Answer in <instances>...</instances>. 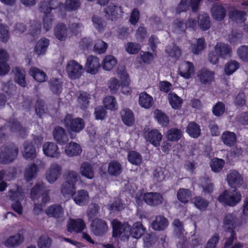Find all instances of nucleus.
<instances>
[{
    "instance_id": "obj_1",
    "label": "nucleus",
    "mask_w": 248,
    "mask_h": 248,
    "mask_svg": "<svg viewBox=\"0 0 248 248\" xmlns=\"http://www.w3.org/2000/svg\"><path fill=\"white\" fill-rule=\"evenodd\" d=\"M63 7V4L58 0H44L39 4V10L44 14L43 18L44 29L46 31H49L53 24L54 17L51 14L52 10L59 8L60 12Z\"/></svg>"
},
{
    "instance_id": "obj_2",
    "label": "nucleus",
    "mask_w": 248,
    "mask_h": 248,
    "mask_svg": "<svg viewBox=\"0 0 248 248\" xmlns=\"http://www.w3.org/2000/svg\"><path fill=\"white\" fill-rule=\"evenodd\" d=\"M18 154V148L14 143H10L0 147V163L6 164L16 159Z\"/></svg>"
},
{
    "instance_id": "obj_3",
    "label": "nucleus",
    "mask_w": 248,
    "mask_h": 248,
    "mask_svg": "<svg viewBox=\"0 0 248 248\" xmlns=\"http://www.w3.org/2000/svg\"><path fill=\"white\" fill-rule=\"evenodd\" d=\"M241 194L237 189L231 191L224 190L218 197V201L222 203L233 207L241 200Z\"/></svg>"
},
{
    "instance_id": "obj_4",
    "label": "nucleus",
    "mask_w": 248,
    "mask_h": 248,
    "mask_svg": "<svg viewBox=\"0 0 248 248\" xmlns=\"http://www.w3.org/2000/svg\"><path fill=\"white\" fill-rule=\"evenodd\" d=\"M64 182L61 187V192L63 194H72L76 190V184L79 176L75 170H68L63 176Z\"/></svg>"
},
{
    "instance_id": "obj_5",
    "label": "nucleus",
    "mask_w": 248,
    "mask_h": 248,
    "mask_svg": "<svg viewBox=\"0 0 248 248\" xmlns=\"http://www.w3.org/2000/svg\"><path fill=\"white\" fill-rule=\"evenodd\" d=\"M64 126L68 131L79 133L85 127V122L82 118H74L71 114H67L63 120Z\"/></svg>"
},
{
    "instance_id": "obj_6",
    "label": "nucleus",
    "mask_w": 248,
    "mask_h": 248,
    "mask_svg": "<svg viewBox=\"0 0 248 248\" xmlns=\"http://www.w3.org/2000/svg\"><path fill=\"white\" fill-rule=\"evenodd\" d=\"M112 226L113 237H122L124 239L128 238L130 235V225L127 222L123 223L117 219H113L112 221Z\"/></svg>"
},
{
    "instance_id": "obj_7",
    "label": "nucleus",
    "mask_w": 248,
    "mask_h": 248,
    "mask_svg": "<svg viewBox=\"0 0 248 248\" xmlns=\"http://www.w3.org/2000/svg\"><path fill=\"white\" fill-rule=\"evenodd\" d=\"M66 70L69 78L72 80H75L81 77L83 67L75 60H71L67 62Z\"/></svg>"
},
{
    "instance_id": "obj_8",
    "label": "nucleus",
    "mask_w": 248,
    "mask_h": 248,
    "mask_svg": "<svg viewBox=\"0 0 248 248\" xmlns=\"http://www.w3.org/2000/svg\"><path fill=\"white\" fill-rule=\"evenodd\" d=\"M143 200L148 205L157 206L163 203L164 198L161 194L156 192H146L143 194Z\"/></svg>"
},
{
    "instance_id": "obj_9",
    "label": "nucleus",
    "mask_w": 248,
    "mask_h": 248,
    "mask_svg": "<svg viewBox=\"0 0 248 248\" xmlns=\"http://www.w3.org/2000/svg\"><path fill=\"white\" fill-rule=\"evenodd\" d=\"M91 229L95 235L102 236L107 232L108 226L104 219L95 218L91 221Z\"/></svg>"
},
{
    "instance_id": "obj_10",
    "label": "nucleus",
    "mask_w": 248,
    "mask_h": 248,
    "mask_svg": "<svg viewBox=\"0 0 248 248\" xmlns=\"http://www.w3.org/2000/svg\"><path fill=\"white\" fill-rule=\"evenodd\" d=\"M104 13L107 19L113 21L121 17L123 11L121 6L110 3L105 8Z\"/></svg>"
},
{
    "instance_id": "obj_11",
    "label": "nucleus",
    "mask_w": 248,
    "mask_h": 248,
    "mask_svg": "<svg viewBox=\"0 0 248 248\" xmlns=\"http://www.w3.org/2000/svg\"><path fill=\"white\" fill-rule=\"evenodd\" d=\"M227 181L229 186L234 189L240 187L243 183L242 175L236 170H231L227 175Z\"/></svg>"
},
{
    "instance_id": "obj_12",
    "label": "nucleus",
    "mask_w": 248,
    "mask_h": 248,
    "mask_svg": "<svg viewBox=\"0 0 248 248\" xmlns=\"http://www.w3.org/2000/svg\"><path fill=\"white\" fill-rule=\"evenodd\" d=\"M100 66L99 59L96 56L90 55L87 57L85 65V69L87 73L95 75L98 72Z\"/></svg>"
},
{
    "instance_id": "obj_13",
    "label": "nucleus",
    "mask_w": 248,
    "mask_h": 248,
    "mask_svg": "<svg viewBox=\"0 0 248 248\" xmlns=\"http://www.w3.org/2000/svg\"><path fill=\"white\" fill-rule=\"evenodd\" d=\"M197 77L202 84L209 85L215 80V72L207 68H203L198 71Z\"/></svg>"
},
{
    "instance_id": "obj_14",
    "label": "nucleus",
    "mask_w": 248,
    "mask_h": 248,
    "mask_svg": "<svg viewBox=\"0 0 248 248\" xmlns=\"http://www.w3.org/2000/svg\"><path fill=\"white\" fill-rule=\"evenodd\" d=\"M44 154L47 157L58 158L61 153L56 143L52 142H46L43 146Z\"/></svg>"
},
{
    "instance_id": "obj_15",
    "label": "nucleus",
    "mask_w": 248,
    "mask_h": 248,
    "mask_svg": "<svg viewBox=\"0 0 248 248\" xmlns=\"http://www.w3.org/2000/svg\"><path fill=\"white\" fill-rule=\"evenodd\" d=\"M85 223L81 218H70L67 225V231L71 232H74L77 233H80L85 229Z\"/></svg>"
},
{
    "instance_id": "obj_16",
    "label": "nucleus",
    "mask_w": 248,
    "mask_h": 248,
    "mask_svg": "<svg viewBox=\"0 0 248 248\" xmlns=\"http://www.w3.org/2000/svg\"><path fill=\"white\" fill-rule=\"evenodd\" d=\"M62 167L57 163L51 165L46 173V179L50 184L54 183L61 175Z\"/></svg>"
},
{
    "instance_id": "obj_17",
    "label": "nucleus",
    "mask_w": 248,
    "mask_h": 248,
    "mask_svg": "<svg viewBox=\"0 0 248 248\" xmlns=\"http://www.w3.org/2000/svg\"><path fill=\"white\" fill-rule=\"evenodd\" d=\"M53 136L56 142L62 145L66 144L68 141V137L65 130L60 126L54 128Z\"/></svg>"
},
{
    "instance_id": "obj_18",
    "label": "nucleus",
    "mask_w": 248,
    "mask_h": 248,
    "mask_svg": "<svg viewBox=\"0 0 248 248\" xmlns=\"http://www.w3.org/2000/svg\"><path fill=\"white\" fill-rule=\"evenodd\" d=\"M63 195H72L75 202L80 206L85 205L89 198L88 192L84 189L78 190L77 192L75 191L72 194H63Z\"/></svg>"
},
{
    "instance_id": "obj_19",
    "label": "nucleus",
    "mask_w": 248,
    "mask_h": 248,
    "mask_svg": "<svg viewBox=\"0 0 248 248\" xmlns=\"http://www.w3.org/2000/svg\"><path fill=\"white\" fill-rule=\"evenodd\" d=\"M45 213L49 217L59 219L62 217L64 210L61 204H53L46 209Z\"/></svg>"
},
{
    "instance_id": "obj_20",
    "label": "nucleus",
    "mask_w": 248,
    "mask_h": 248,
    "mask_svg": "<svg viewBox=\"0 0 248 248\" xmlns=\"http://www.w3.org/2000/svg\"><path fill=\"white\" fill-rule=\"evenodd\" d=\"M22 155L27 160H32L36 157V148L32 141L27 140L24 142Z\"/></svg>"
},
{
    "instance_id": "obj_21",
    "label": "nucleus",
    "mask_w": 248,
    "mask_h": 248,
    "mask_svg": "<svg viewBox=\"0 0 248 248\" xmlns=\"http://www.w3.org/2000/svg\"><path fill=\"white\" fill-rule=\"evenodd\" d=\"M211 12L213 18L217 21L224 20L226 16V10L221 4H215L213 5L211 9Z\"/></svg>"
},
{
    "instance_id": "obj_22",
    "label": "nucleus",
    "mask_w": 248,
    "mask_h": 248,
    "mask_svg": "<svg viewBox=\"0 0 248 248\" xmlns=\"http://www.w3.org/2000/svg\"><path fill=\"white\" fill-rule=\"evenodd\" d=\"M48 189L44 183H36L31 190L30 198L33 201L38 200L41 197V196Z\"/></svg>"
},
{
    "instance_id": "obj_23",
    "label": "nucleus",
    "mask_w": 248,
    "mask_h": 248,
    "mask_svg": "<svg viewBox=\"0 0 248 248\" xmlns=\"http://www.w3.org/2000/svg\"><path fill=\"white\" fill-rule=\"evenodd\" d=\"M146 140L155 147L159 146L162 139V134L156 129H154L148 132Z\"/></svg>"
},
{
    "instance_id": "obj_24",
    "label": "nucleus",
    "mask_w": 248,
    "mask_h": 248,
    "mask_svg": "<svg viewBox=\"0 0 248 248\" xmlns=\"http://www.w3.org/2000/svg\"><path fill=\"white\" fill-rule=\"evenodd\" d=\"M237 218L233 213L227 214L223 218L224 227L226 231H234Z\"/></svg>"
},
{
    "instance_id": "obj_25",
    "label": "nucleus",
    "mask_w": 248,
    "mask_h": 248,
    "mask_svg": "<svg viewBox=\"0 0 248 248\" xmlns=\"http://www.w3.org/2000/svg\"><path fill=\"white\" fill-rule=\"evenodd\" d=\"M194 71V66L193 63L186 61L181 65L179 70V75L186 79H189L191 77Z\"/></svg>"
},
{
    "instance_id": "obj_26",
    "label": "nucleus",
    "mask_w": 248,
    "mask_h": 248,
    "mask_svg": "<svg viewBox=\"0 0 248 248\" xmlns=\"http://www.w3.org/2000/svg\"><path fill=\"white\" fill-rule=\"evenodd\" d=\"M228 16L232 21L244 23L247 20V14L244 11L233 9L229 11Z\"/></svg>"
},
{
    "instance_id": "obj_27",
    "label": "nucleus",
    "mask_w": 248,
    "mask_h": 248,
    "mask_svg": "<svg viewBox=\"0 0 248 248\" xmlns=\"http://www.w3.org/2000/svg\"><path fill=\"white\" fill-rule=\"evenodd\" d=\"M146 228L143 226L140 221L135 222L132 227H130V235L133 238L138 239L144 234Z\"/></svg>"
},
{
    "instance_id": "obj_28",
    "label": "nucleus",
    "mask_w": 248,
    "mask_h": 248,
    "mask_svg": "<svg viewBox=\"0 0 248 248\" xmlns=\"http://www.w3.org/2000/svg\"><path fill=\"white\" fill-rule=\"evenodd\" d=\"M29 72L30 76L38 82H45L47 78L46 73L38 68L31 67L29 69Z\"/></svg>"
},
{
    "instance_id": "obj_29",
    "label": "nucleus",
    "mask_w": 248,
    "mask_h": 248,
    "mask_svg": "<svg viewBox=\"0 0 248 248\" xmlns=\"http://www.w3.org/2000/svg\"><path fill=\"white\" fill-rule=\"evenodd\" d=\"M186 132L191 138L197 139L201 134V127L195 122H190L186 127Z\"/></svg>"
},
{
    "instance_id": "obj_30",
    "label": "nucleus",
    "mask_w": 248,
    "mask_h": 248,
    "mask_svg": "<svg viewBox=\"0 0 248 248\" xmlns=\"http://www.w3.org/2000/svg\"><path fill=\"white\" fill-rule=\"evenodd\" d=\"M121 116L124 124L128 126H132L135 123V118L132 110L129 108H124L121 111Z\"/></svg>"
},
{
    "instance_id": "obj_31",
    "label": "nucleus",
    "mask_w": 248,
    "mask_h": 248,
    "mask_svg": "<svg viewBox=\"0 0 248 248\" xmlns=\"http://www.w3.org/2000/svg\"><path fill=\"white\" fill-rule=\"evenodd\" d=\"M50 90L55 94L59 95L63 90V83L58 78H52L48 81Z\"/></svg>"
},
{
    "instance_id": "obj_32",
    "label": "nucleus",
    "mask_w": 248,
    "mask_h": 248,
    "mask_svg": "<svg viewBox=\"0 0 248 248\" xmlns=\"http://www.w3.org/2000/svg\"><path fill=\"white\" fill-rule=\"evenodd\" d=\"M108 172L109 175L118 176L122 172V166L117 160H113L108 163Z\"/></svg>"
},
{
    "instance_id": "obj_33",
    "label": "nucleus",
    "mask_w": 248,
    "mask_h": 248,
    "mask_svg": "<svg viewBox=\"0 0 248 248\" xmlns=\"http://www.w3.org/2000/svg\"><path fill=\"white\" fill-rule=\"evenodd\" d=\"M54 34L56 38L61 41H64L67 35L66 26L63 23H58L54 29Z\"/></svg>"
},
{
    "instance_id": "obj_34",
    "label": "nucleus",
    "mask_w": 248,
    "mask_h": 248,
    "mask_svg": "<svg viewBox=\"0 0 248 248\" xmlns=\"http://www.w3.org/2000/svg\"><path fill=\"white\" fill-rule=\"evenodd\" d=\"M168 225V220L163 216H158L152 224L153 229L155 231H163Z\"/></svg>"
},
{
    "instance_id": "obj_35",
    "label": "nucleus",
    "mask_w": 248,
    "mask_h": 248,
    "mask_svg": "<svg viewBox=\"0 0 248 248\" xmlns=\"http://www.w3.org/2000/svg\"><path fill=\"white\" fill-rule=\"evenodd\" d=\"M183 133L181 129L172 127L169 129L166 134V137L169 141L177 142L182 137Z\"/></svg>"
},
{
    "instance_id": "obj_36",
    "label": "nucleus",
    "mask_w": 248,
    "mask_h": 248,
    "mask_svg": "<svg viewBox=\"0 0 248 248\" xmlns=\"http://www.w3.org/2000/svg\"><path fill=\"white\" fill-rule=\"evenodd\" d=\"M65 152L69 156H77L81 153L82 149L78 144L71 142L66 146Z\"/></svg>"
},
{
    "instance_id": "obj_37",
    "label": "nucleus",
    "mask_w": 248,
    "mask_h": 248,
    "mask_svg": "<svg viewBox=\"0 0 248 248\" xmlns=\"http://www.w3.org/2000/svg\"><path fill=\"white\" fill-rule=\"evenodd\" d=\"M24 237L22 234L17 233L10 236L4 242L6 247L13 248L20 245L24 241Z\"/></svg>"
},
{
    "instance_id": "obj_38",
    "label": "nucleus",
    "mask_w": 248,
    "mask_h": 248,
    "mask_svg": "<svg viewBox=\"0 0 248 248\" xmlns=\"http://www.w3.org/2000/svg\"><path fill=\"white\" fill-rule=\"evenodd\" d=\"M155 118L157 123L162 127H166L169 124V116L162 110L156 109L154 111Z\"/></svg>"
},
{
    "instance_id": "obj_39",
    "label": "nucleus",
    "mask_w": 248,
    "mask_h": 248,
    "mask_svg": "<svg viewBox=\"0 0 248 248\" xmlns=\"http://www.w3.org/2000/svg\"><path fill=\"white\" fill-rule=\"evenodd\" d=\"M14 78L15 81L22 87L27 86L25 72L21 68L19 67H16Z\"/></svg>"
},
{
    "instance_id": "obj_40",
    "label": "nucleus",
    "mask_w": 248,
    "mask_h": 248,
    "mask_svg": "<svg viewBox=\"0 0 248 248\" xmlns=\"http://www.w3.org/2000/svg\"><path fill=\"white\" fill-rule=\"evenodd\" d=\"M221 138L224 144L229 147L233 146L237 140L236 134L234 132L228 131L223 133Z\"/></svg>"
},
{
    "instance_id": "obj_41",
    "label": "nucleus",
    "mask_w": 248,
    "mask_h": 248,
    "mask_svg": "<svg viewBox=\"0 0 248 248\" xmlns=\"http://www.w3.org/2000/svg\"><path fill=\"white\" fill-rule=\"evenodd\" d=\"M153 102V97L147 93L143 92L140 94L139 103L142 108H149L152 107Z\"/></svg>"
},
{
    "instance_id": "obj_42",
    "label": "nucleus",
    "mask_w": 248,
    "mask_h": 248,
    "mask_svg": "<svg viewBox=\"0 0 248 248\" xmlns=\"http://www.w3.org/2000/svg\"><path fill=\"white\" fill-rule=\"evenodd\" d=\"M49 45V39L44 38L39 40L34 47L35 52L38 55L44 54Z\"/></svg>"
},
{
    "instance_id": "obj_43",
    "label": "nucleus",
    "mask_w": 248,
    "mask_h": 248,
    "mask_svg": "<svg viewBox=\"0 0 248 248\" xmlns=\"http://www.w3.org/2000/svg\"><path fill=\"white\" fill-rule=\"evenodd\" d=\"M206 47V43L203 37H201L197 39L196 43H193L191 45V49L192 52L195 55H199L201 53Z\"/></svg>"
},
{
    "instance_id": "obj_44",
    "label": "nucleus",
    "mask_w": 248,
    "mask_h": 248,
    "mask_svg": "<svg viewBox=\"0 0 248 248\" xmlns=\"http://www.w3.org/2000/svg\"><path fill=\"white\" fill-rule=\"evenodd\" d=\"M168 101L171 108L175 110L179 109L183 104V99L175 93L169 94Z\"/></svg>"
},
{
    "instance_id": "obj_45",
    "label": "nucleus",
    "mask_w": 248,
    "mask_h": 248,
    "mask_svg": "<svg viewBox=\"0 0 248 248\" xmlns=\"http://www.w3.org/2000/svg\"><path fill=\"white\" fill-rule=\"evenodd\" d=\"M39 170L38 166L35 163H31L25 170L24 176L27 182L31 181L35 178Z\"/></svg>"
},
{
    "instance_id": "obj_46",
    "label": "nucleus",
    "mask_w": 248,
    "mask_h": 248,
    "mask_svg": "<svg viewBox=\"0 0 248 248\" xmlns=\"http://www.w3.org/2000/svg\"><path fill=\"white\" fill-rule=\"evenodd\" d=\"M117 60L112 55H107L102 62V66L104 70L110 71L117 64Z\"/></svg>"
},
{
    "instance_id": "obj_47",
    "label": "nucleus",
    "mask_w": 248,
    "mask_h": 248,
    "mask_svg": "<svg viewBox=\"0 0 248 248\" xmlns=\"http://www.w3.org/2000/svg\"><path fill=\"white\" fill-rule=\"evenodd\" d=\"M215 50L220 57L223 58L232 53L231 47L228 45L222 43H217L215 46Z\"/></svg>"
},
{
    "instance_id": "obj_48",
    "label": "nucleus",
    "mask_w": 248,
    "mask_h": 248,
    "mask_svg": "<svg viewBox=\"0 0 248 248\" xmlns=\"http://www.w3.org/2000/svg\"><path fill=\"white\" fill-rule=\"evenodd\" d=\"M225 164V162L224 159L215 157L211 160L210 166L212 171L215 173H218L222 170Z\"/></svg>"
},
{
    "instance_id": "obj_49",
    "label": "nucleus",
    "mask_w": 248,
    "mask_h": 248,
    "mask_svg": "<svg viewBox=\"0 0 248 248\" xmlns=\"http://www.w3.org/2000/svg\"><path fill=\"white\" fill-rule=\"evenodd\" d=\"M199 25L200 29L202 31H207L211 27V21L209 15L203 13L199 16Z\"/></svg>"
},
{
    "instance_id": "obj_50",
    "label": "nucleus",
    "mask_w": 248,
    "mask_h": 248,
    "mask_svg": "<svg viewBox=\"0 0 248 248\" xmlns=\"http://www.w3.org/2000/svg\"><path fill=\"white\" fill-rule=\"evenodd\" d=\"M81 174L88 179H92L94 172L91 165L87 162H83L80 167Z\"/></svg>"
},
{
    "instance_id": "obj_51",
    "label": "nucleus",
    "mask_w": 248,
    "mask_h": 248,
    "mask_svg": "<svg viewBox=\"0 0 248 248\" xmlns=\"http://www.w3.org/2000/svg\"><path fill=\"white\" fill-rule=\"evenodd\" d=\"M42 25L40 22L33 20L31 22V25L29 30V34L32 37L38 38L40 34Z\"/></svg>"
},
{
    "instance_id": "obj_52",
    "label": "nucleus",
    "mask_w": 248,
    "mask_h": 248,
    "mask_svg": "<svg viewBox=\"0 0 248 248\" xmlns=\"http://www.w3.org/2000/svg\"><path fill=\"white\" fill-rule=\"evenodd\" d=\"M127 159L131 164L139 166L142 161V156L138 152L132 150L128 153Z\"/></svg>"
},
{
    "instance_id": "obj_53",
    "label": "nucleus",
    "mask_w": 248,
    "mask_h": 248,
    "mask_svg": "<svg viewBox=\"0 0 248 248\" xmlns=\"http://www.w3.org/2000/svg\"><path fill=\"white\" fill-rule=\"evenodd\" d=\"M90 94L83 91H80L78 96V100L83 109H86L89 105Z\"/></svg>"
},
{
    "instance_id": "obj_54",
    "label": "nucleus",
    "mask_w": 248,
    "mask_h": 248,
    "mask_svg": "<svg viewBox=\"0 0 248 248\" xmlns=\"http://www.w3.org/2000/svg\"><path fill=\"white\" fill-rule=\"evenodd\" d=\"M193 200L195 207L202 212L205 211L209 205L208 201L201 196L195 197Z\"/></svg>"
},
{
    "instance_id": "obj_55",
    "label": "nucleus",
    "mask_w": 248,
    "mask_h": 248,
    "mask_svg": "<svg viewBox=\"0 0 248 248\" xmlns=\"http://www.w3.org/2000/svg\"><path fill=\"white\" fill-rule=\"evenodd\" d=\"M191 196V191L188 189L180 188L177 193L178 200L183 203H187Z\"/></svg>"
},
{
    "instance_id": "obj_56",
    "label": "nucleus",
    "mask_w": 248,
    "mask_h": 248,
    "mask_svg": "<svg viewBox=\"0 0 248 248\" xmlns=\"http://www.w3.org/2000/svg\"><path fill=\"white\" fill-rule=\"evenodd\" d=\"M239 67V63L234 60L229 61L225 65L224 72L226 75H232Z\"/></svg>"
},
{
    "instance_id": "obj_57",
    "label": "nucleus",
    "mask_w": 248,
    "mask_h": 248,
    "mask_svg": "<svg viewBox=\"0 0 248 248\" xmlns=\"http://www.w3.org/2000/svg\"><path fill=\"white\" fill-rule=\"evenodd\" d=\"M80 5V0H65L64 8L65 11L72 12L77 10Z\"/></svg>"
},
{
    "instance_id": "obj_58",
    "label": "nucleus",
    "mask_w": 248,
    "mask_h": 248,
    "mask_svg": "<svg viewBox=\"0 0 248 248\" xmlns=\"http://www.w3.org/2000/svg\"><path fill=\"white\" fill-rule=\"evenodd\" d=\"M225 104L221 101L217 102L212 107V111L214 115L216 117L221 116L225 112Z\"/></svg>"
},
{
    "instance_id": "obj_59",
    "label": "nucleus",
    "mask_w": 248,
    "mask_h": 248,
    "mask_svg": "<svg viewBox=\"0 0 248 248\" xmlns=\"http://www.w3.org/2000/svg\"><path fill=\"white\" fill-rule=\"evenodd\" d=\"M103 104L106 109L115 110L117 103L115 98L113 96L109 95L104 98Z\"/></svg>"
},
{
    "instance_id": "obj_60",
    "label": "nucleus",
    "mask_w": 248,
    "mask_h": 248,
    "mask_svg": "<svg viewBox=\"0 0 248 248\" xmlns=\"http://www.w3.org/2000/svg\"><path fill=\"white\" fill-rule=\"evenodd\" d=\"M92 20L94 28L98 32H102L104 31L105 25L104 24L103 19L97 15H93Z\"/></svg>"
},
{
    "instance_id": "obj_61",
    "label": "nucleus",
    "mask_w": 248,
    "mask_h": 248,
    "mask_svg": "<svg viewBox=\"0 0 248 248\" xmlns=\"http://www.w3.org/2000/svg\"><path fill=\"white\" fill-rule=\"evenodd\" d=\"M140 49V45L137 43L128 42L125 46L126 51L130 54H138Z\"/></svg>"
},
{
    "instance_id": "obj_62",
    "label": "nucleus",
    "mask_w": 248,
    "mask_h": 248,
    "mask_svg": "<svg viewBox=\"0 0 248 248\" xmlns=\"http://www.w3.org/2000/svg\"><path fill=\"white\" fill-rule=\"evenodd\" d=\"M107 48V43L101 40H98L93 46L94 52L98 54H102L105 53Z\"/></svg>"
},
{
    "instance_id": "obj_63",
    "label": "nucleus",
    "mask_w": 248,
    "mask_h": 248,
    "mask_svg": "<svg viewBox=\"0 0 248 248\" xmlns=\"http://www.w3.org/2000/svg\"><path fill=\"white\" fill-rule=\"evenodd\" d=\"M10 38V33L7 26L0 24V40L4 43L8 42Z\"/></svg>"
},
{
    "instance_id": "obj_64",
    "label": "nucleus",
    "mask_w": 248,
    "mask_h": 248,
    "mask_svg": "<svg viewBox=\"0 0 248 248\" xmlns=\"http://www.w3.org/2000/svg\"><path fill=\"white\" fill-rule=\"evenodd\" d=\"M100 206L96 203L92 204L87 211V216L89 220L97 217L99 213Z\"/></svg>"
}]
</instances>
